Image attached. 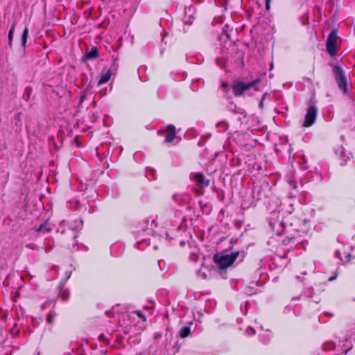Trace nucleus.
Instances as JSON below:
<instances>
[{
	"mask_svg": "<svg viewBox=\"0 0 355 355\" xmlns=\"http://www.w3.org/2000/svg\"><path fill=\"white\" fill-rule=\"evenodd\" d=\"M270 225L273 232L278 236H280L284 231V223L280 219H270Z\"/></svg>",
	"mask_w": 355,
	"mask_h": 355,
	"instance_id": "obj_7",
	"label": "nucleus"
},
{
	"mask_svg": "<svg viewBox=\"0 0 355 355\" xmlns=\"http://www.w3.org/2000/svg\"><path fill=\"white\" fill-rule=\"evenodd\" d=\"M193 179L196 182V184L201 187H207L209 183V180L205 178L203 174L200 173H197L194 174Z\"/></svg>",
	"mask_w": 355,
	"mask_h": 355,
	"instance_id": "obj_9",
	"label": "nucleus"
},
{
	"mask_svg": "<svg viewBox=\"0 0 355 355\" xmlns=\"http://www.w3.org/2000/svg\"><path fill=\"white\" fill-rule=\"evenodd\" d=\"M270 0H266V8L267 10L270 9Z\"/></svg>",
	"mask_w": 355,
	"mask_h": 355,
	"instance_id": "obj_30",
	"label": "nucleus"
},
{
	"mask_svg": "<svg viewBox=\"0 0 355 355\" xmlns=\"http://www.w3.org/2000/svg\"><path fill=\"white\" fill-rule=\"evenodd\" d=\"M162 263H164V261L162 260H160L158 261V264H159L160 268L162 267Z\"/></svg>",
	"mask_w": 355,
	"mask_h": 355,
	"instance_id": "obj_36",
	"label": "nucleus"
},
{
	"mask_svg": "<svg viewBox=\"0 0 355 355\" xmlns=\"http://www.w3.org/2000/svg\"><path fill=\"white\" fill-rule=\"evenodd\" d=\"M266 96H267V94H266V93H265V94L263 95V96H262V98H261V100L260 101V102H259V107L260 108H263V101H264V99H265V98H266Z\"/></svg>",
	"mask_w": 355,
	"mask_h": 355,
	"instance_id": "obj_27",
	"label": "nucleus"
},
{
	"mask_svg": "<svg viewBox=\"0 0 355 355\" xmlns=\"http://www.w3.org/2000/svg\"><path fill=\"white\" fill-rule=\"evenodd\" d=\"M289 184L291 185V187H292L294 189H297V184L296 183L293 182H289Z\"/></svg>",
	"mask_w": 355,
	"mask_h": 355,
	"instance_id": "obj_32",
	"label": "nucleus"
},
{
	"mask_svg": "<svg viewBox=\"0 0 355 355\" xmlns=\"http://www.w3.org/2000/svg\"><path fill=\"white\" fill-rule=\"evenodd\" d=\"M317 108L314 105L308 108L305 115L304 122L303 123L304 127H309L314 123L317 116Z\"/></svg>",
	"mask_w": 355,
	"mask_h": 355,
	"instance_id": "obj_6",
	"label": "nucleus"
},
{
	"mask_svg": "<svg viewBox=\"0 0 355 355\" xmlns=\"http://www.w3.org/2000/svg\"><path fill=\"white\" fill-rule=\"evenodd\" d=\"M336 153L340 157V159L344 162H347V160L350 159L349 155H345V150L343 147L339 148L336 150Z\"/></svg>",
	"mask_w": 355,
	"mask_h": 355,
	"instance_id": "obj_13",
	"label": "nucleus"
},
{
	"mask_svg": "<svg viewBox=\"0 0 355 355\" xmlns=\"http://www.w3.org/2000/svg\"><path fill=\"white\" fill-rule=\"evenodd\" d=\"M335 278H336V277H331L329 279V280H330V281H332V280L335 279Z\"/></svg>",
	"mask_w": 355,
	"mask_h": 355,
	"instance_id": "obj_41",
	"label": "nucleus"
},
{
	"mask_svg": "<svg viewBox=\"0 0 355 355\" xmlns=\"http://www.w3.org/2000/svg\"><path fill=\"white\" fill-rule=\"evenodd\" d=\"M198 258H199V254H198L197 253H195V252L191 253L190 257H189L190 260H191L192 261H194V262H196L198 260Z\"/></svg>",
	"mask_w": 355,
	"mask_h": 355,
	"instance_id": "obj_25",
	"label": "nucleus"
},
{
	"mask_svg": "<svg viewBox=\"0 0 355 355\" xmlns=\"http://www.w3.org/2000/svg\"><path fill=\"white\" fill-rule=\"evenodd\" d=\"M315 303H318L320 301V298L318 297H315V298L313 300Z\"/></svg>",
	"mask_w": 355,
	"mask_h": 355,
	"instance_id": "obj_37",
	"label": "nucleus"
},
{
	"mask_svg": "<svg viewBox=\"0 0 355 355\" xmlns=\"http://www.w3.org/2000/svg\"><path fill=\"white\" fill-rule=\"evenodd\" d=\"M60 297L62 301H66L69 298V292L68 290H62L60 291Z\"/></svg>",
	"mask_w": 355,
	"mask_h": 355,
	"instance_id": "obj_22",
	"label": "nucleus"
},
{
	"mask_svg": "<svg viewBox=\"0 0 355 355\" xmlns=\"http://www.w3.org/2000/svg\"><path fill=\"white\" fill-rule=\"evenodd\" d=\"M295 196V193H291V198H293Z\"/></svg>",
	"mask_w": 355,
	"mask_h": 355,
	"instance_id": "obj_40",
	"label": "nucleus"
},
{
	"mask_svg": "<svg viewBox=\"0 0 355 355\" xmlns=\"http://www.w3.org/2000/svg\"><path fill=\"white\" fill-rule=\"evenodd\" d=\"M302 296H304L306 297H313V288H306L302 294Z\"/></svg>",
	"mask_w": 355,
	"mask_h": 355,
	"instance_id": "obj_20",
	"label": "nucleus"
},
{
	"mask_svg": "<svg viewBox=\"0 0 355 355\" xmlns=\"http://www.w3.org/2000/svg\"><path fill=\"white\" fill-rule=\"evenodd\" d=\"M333 349H336V345L334 342L327 341L324 343L322 345V350L324 352H330Z\"/></svg>",
	"mask_w": 355,
	"mask_h": 355,
	"instance_id": "obj_14",
	"label": "nucleus"
},
{
	"mask_svg": "<svg viewBox=\"0 0 355 355\" xmlns=\"http://www.w3.org/2000/svg\"><path fill=\"white\" fill-rule=\"evenodd\" d=\"M53 302L52 301H46L44 303H43L41 306V309L42 310H44L45 309H46L48 307V306L52 303Z\"/></svg>",
	"mask_w": 355,
	"mask_h": 355,
	"instance_id": "obj_26",
	"label": "nucleus"
},
{
	"mask_svg": "<svg viewBox=\"0 0 355 355\" xmlns=\"http://www.w3.org/2000/svg\"><path fill=\"white\" fill-rule=\"evenodd\" d=\"M335 256L337 257L338 258H339L340 259H342L340 257V252L339 250H336L335 252Z\"/></svg>",
	"mask_w": 355,
	"mask_h": 355,
	"instance_id": "obj_33",
	"label": "nucleus"
},
{
	"mask_svg": "<svg viewBox=\"0 0 355 355\" xmlns=\"http://www.w3.org/2000/svg\"><path fill=\"white\" fill-rule=\"evenodd\" d=\"M71 234L73 239H76L77 237V233L75 232L74 230H71Z\"/></svg>",
	"mask_w": 355,
	"mask_h": 355,
	"instance_id": "obj_35",
	"label": "nucleus"
},
{
	"mask_svg": "<svg viewBox=\"0 0 355 355\" xmlns=\"http://www.w3.org/2000/svg\"><path fill=\"white\" fill-rule=\"evenodd\" d=\"M15 28V23L14 22L9 31V33H8V44L10 46L12 45V42L13 40Z\"/></svg>",
	"mask_w": 355,
	"mask_h": 355,
	"instance_id": "obj_19",
	"label": "nucleus"
},
{
	"mask_svg": "<svg viewBox=\"0 0 355 355\" xmlns=\"http://www.w3.org/2000/svg\"><path fill=\"white\" fill-rule=\"evenodd\" d=\"M88 92H89L88 87H87L85 89H84L83 92H80V101H79L80 104L83 103V101H85V99L87 97Z\"/></svg>",
	"mask_w": 355,
	"mask_h": 355,
	"instance_id": "obj_21",
	"label": "nucleus"
},
{
	"mask_svg": "<svg viewBox=\"0 0 355 355\" xmlns=\"http://www.w3.org/2000/svg\"><path fill=\"white\" fill-rule=\"evenodd\" d=\"M191 334V328L188 326L182 327L179 332L181 338H186Z\"/></svg>",
	"mask_w": 355,
	"mask_h": 355,
	"instance_id": "obj_15",
	"label": "nucleus"
},
{
	"mask_svg": "<svg viewBox=\"0 0 355 355\" xmlns=\"http://www.w3.org/2000/svg\"><path fill=\"white\" fill-rule=\"evenodd\" d=\"M245 334L246 336H252V335H254L255 334V331H254V329L252 327H248L245 329Z\"/></svg>",
	"mask_w": 355,
	"mask_h": 355,
	"instance_id": "obj_24",
	"label": "nucleus"
},
{
	"mask_svg": "<svg viewBox=\"0 0 355 355\" xmlns=\"http://www.w3.org/2000/svg\"><path fill=\"white\" fill-rule=\"evenodd\" d=\"M37 232H44L48 231V230L45 227V225H42L37 230Z\"/></svg>",
	"mask_w": 355,
	"mask_h": 355,
	"instance_id": "obj_28",
	"label": "nucleus"
},
{
	"mask_svg": "<svg viewBox=\"0 0 355 355\" xmlns=\"http://www.w3.org/2000/svg\"><path fill=\"white\" fill-rule=\"evenodd\" d=\"M111 69H108L105 73H103L101 76V78L98 83V85L100 86L105 83H107L111 78L112 76Z\"/></svg>",
	"mask_w": 355,
	"mask_h": 355,
	"instance_id": "obj_11",
	"label": "nucleus"
},
{
	"mask_svg": "<svg viewBox=\"0 0 355 355\" xmlns=\"http://www.w3.org/2000/svg\"><path fill=\"white\" fill-rule=\"evenodd\" d=\"M157 223L155 219L146 218L140 224V230L137 232V239L139 241L137 243L138 245L139 242H147L148 239L140 238V236L146 235L150 236L155 232V228L157 227Z\"/></svg>",
	"mask_w": 355,
	"mask_h": 355,
	"instance_id": "obj_2",
	"label": "nucleus"
},
{
	"mask_svg": "<svg viewBox=\"0 0 355 355\" xmlns=\"http://www.w3.org/2000/svg\"><path fill=\"white\" fill-rule=\"evenodd\" d=\"M259 82V79L252 81L249 83H245L242 81L235 83L232 86V90L235 96H241L244 92L248 91L251 88H254L255 91L259 89L256 85Z\"/></svg>",
	"mask_w": 355,
	"mask_h": 355,
	"instance_id": "obj_4",
	"label": "nucleus"
},
{
	"mask_svg": "<svg viewBox=\"0 0 355 355\" xmlns=\"http://www.w3.org/2000/svg\"><path fill=\"white\" fill-rule=\"evenodd\" d=\"M272 336V334L270 330H263L261 334H259V339L263 343H267L269 342L270 338Z\"/></svg>",
	"mask_w": 355,
	"mask_h": 355,
	"instance_id": "obj_10",
	"label": "nucleus"
},
{
	"mask_svg": "<svg viewBox=\"0 0 355 355\" xmlns=\"http://www.w3.org/2000/svg\"><path fill=\"white\" fill-rule=\"evenodd\" d=\"M289 242L294 243V238H291Z\"/></svg>",
	"mask_w": 355,
	"mask_h": 355,
	"instance_id": "obj_39",
	"label": "nucleus"
},
{
	"mask_svg": "<svg viewBox=\"0 0 355 355\" xmlns=\"http://www.w3.org/2000/svg\"><path fill=\"white\" fill-rule=\"evenodd\" d=\"M333 73L339 89L344 94H347V80L343 69L336 65L333 67Z\"/></svg>",
	"mask_w": 355,
	"mask_h": 355,
	"instance_id": "obj_3",
	"label": "nucleus"
},
{
	"mask_svg": "<svg viewBox=\"0 0 355 355\" xmlns=\"http://www.w3.org/2000/svg\"><path fill=\"white\" fill-rule=\"evenodd\" d=\"M216 128L219 132H224L229 128V124L225 121H222L216 123Z\"/></svg>",
	"mask_w": 355,
	"mask_h": 355,
	"instance_id": "obj_16",
	"label": "nucleus"
},
{
	"mask_svg": "<svg viewBox=\"0 0 355 355\" xmlns=\"http://www.w3.org/2000/svg\"><path fill=\"white\" fill-rule=\"evenodd\" d=\"M162 132L165 135V142H171L175 137V128L173 125H169L165 128L163 130H159L158 132Z\"/></svg>",
	"mask_w": 355,
	"mask_h": 355,
	"instance_id": "obj_8",
	"label": "nucleus"
},
{
	"mask_svg": "<svg viewBox=\"0 0 355 355\" xmlns=\"http://www.w3.org/2000/svg\"><path fill=\"white\" fill-rule=\"evenodd\" d=\"M112 59H113V67H118V64L116 63V60H117V57H114V55H112Z\"/></svg>",
	"mask_w": 355,
	"mask_h": 355,
	"instance_id": "obj_29",
	"label": "nucleus"
},
{
	"mask_svg": "<svg viewBox=\"0 0 355 355\" xmlns=\"http://www.w3.org/2000/svg\"><path fill=\"white\" fill-rule=\"evenodd\" d=\"M28 35V28L26 27L23 31L22 37H21V45L23 46L24 48H26Z\"/></svg>",
	"mask_w": 355,
	"mask_h": 355,
	"instance_id": "obj_17",
	"label": "nucleus"
},
{
	"mask_svg": "<svg viewBox=\"0 0 355 355\" xmlns=\"http://www.w3.org/2000/svg\"><path fill=\"white\" fill-rule=\"evenodd\" d=\"M293 205L292 203H290V204H289V207H290V208H288V209H287V211H288V213H292V212H293Z\"/></svg>",
	"mask_w": 355,
	"mask_h": 355,
	"instance_id": "obj_31",
	"label": "nucleus"
},
{
	"mask_svg": "<svg viewBox=\"0 0 355 355\" xmlns=\"http://www.w3.org/2000/svg\"><path fill=\"white\" fill-rule=\"evenodd\" d=\"M37 355H39V353L37 354Z\"/></svg>",
	"mask_w": 355,
	"mask_h": 355,
	"instance_id": "obj_43",
	"label": "nucleus"
},
{
	"mask_svg": "<svg viewBox=\"0 0 355 355\" xmlns=\"http://www.w3.org/2000/svg\"><path fill=\"white\" fill-rule=\"evenodd\" d=\"M98 56V51L96 47L92 48L85 55V58L87 60H92Z\"/></svg>",
	"mask_w": 355,
	"mask_h": 355,
	"instance_id": "obj_12",
	"label": "nucleus"
},
{
	"mask_svg": "<svg viewBox=\"0 0 355 355\" xmlns=\"http://www.w3.org/2000/svg\"><path fill=\"white\" fill-rule=\"evenodd\" d=\"M130 314L132 317H134L135 315H137L138 318H141L142 320H144V321L146 320L145 315L141 311H132Z\"/></svg>",
	"mask_w": 355,
	"mask_h": 355,
	"instance_id": "obj_23",
	"label": "nucleus"
},
{
	"mask_svg": "<svg viewBox=\"0 0 355 355\" xmlns=\"http://www.w3.org/2000/svg\"><path fill=\"white\" fill-rule=\"evenodd\" d=\"M221 86L224 89H226L228 87V84L227 83L223 82L222 83Z\"/></svg>",
	"mask_w": 355,
	"mask_h": 355,
	"instance_id": "obj_34",
	"label": "nucleus"
},
{
	"mask_svg": "<svg viewBox=\"0 0 355 355\" xmlns=\"http://www.w3.org/2000/svg\"><path fill=\"white\" fill-rule=\"evenodd\" d=\"M239 254L238 251H223L214 255V261L220 268H227L236 259Z\"/></svg>",
	"mask_w": 355,
	"mask_h": 355,
	"instance_id": "obj_1",
	"label": "nucleus"
},
{
	"mask_svg": "<svg viewBox=\"0 0 355 355\" xmlns=\"http://www.w3.org/2000/svg\"><path fill=\"white\" fill-rule=\"evenodd\" d=\"M106 313H107L109 316H111V315H110V311H107V312H106Z\"/></svg>",
	"mask_w": 355,
	"mask_h": 355,
	"instance_id": "obj_42",
	"label": "nucleus"
},
{
	"mask_svg": "<svg viewBox=\"0 0 355 355\" xmlns=\"http://www.w3.org/2000/svg\"><path fill=\"white\" fill-rule=\"evenodd\" d=\"M56 313L54 311H50L46 317V322L49 324H53Z\"/></svg>",
	"mask_w": 355,
	"mask_h": 355,
	"instance_id": "obj_18",
	"label": "nucleus"
},
{
	"mask_svg": "<svg viewBox=\"0 0 355 355\" xmlns=\"http://www.w3.org/2000/svg\"><path fill=\"white\" fill-rule=\"evenodd\" d=\"M288 251H289V248H288V249H287L286 252H285L284 253V254H283L282 257H286V254H287V252H288Z\"/></svg>",
	"mask_w": 355,
	"mask_h": 355,
	"instance_id": "obj_38",
	"label": "nucleus"
},
{
	"mask_svg": "<svg viewBox=\"0 0 355 355\" xmlns=\"http://www.w3.org/2000/svg\"><path fill=\"white\" fill-rule=\"evenodd\" d=\"M337 40V32L333 30L328 36L326 48L327 51L331 55H334L336 53V43Z\"/></svg>",
	"mask_w": 355,
	"mask_h": 355,
	"instance_id": "obj_5",
	"label": "nucleus"
}]
</instances>
